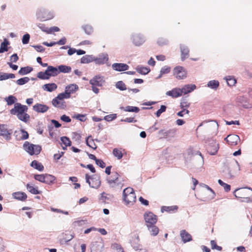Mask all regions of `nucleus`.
<instances>
[{"label": "nucleus", "instance_id": "f257e3e1", "mask_svg": "<svg viewBox=\"0 0 252 252\" xmlns=\"http://www.w3.org/2000/svg\"><path fill=\"white\" fill-rule=\"evenodd\" d=\"M28 110L27 106L17 102L14 104V108L10 110V113L12 115H16L20 121L27 123L30 119V116L27 113Z\"/></svg>", "mask_w": 252, "mask_h": 252}, {"label": "nucleus", "instance_id": "f03ea898", "mask_svg": "<svg viewBox=\"0 0 252 252\" xmlns=\"http://www.w3.org/2000/svg\"><path fill=\"white\" fill-rule=\"evenodd\" d=\"M36 17L40 21H47L53 19L55 16L54 11L41 7L36 11Z\"/></svg>", "mask_w": 252, "mask_h": 252}, {"label": "nucleus", "instance_id": "7ed1b4c3", "mask_svg": "<svg viewBox=\"0 0 252 252\" xmlns=\"http://www.w3.org/2000/svg\"><path fill=\"white\" fill-rule=\"evenodd\" d=\"M124 200L127 205H132L136 201V195L131 188H127L123 191Z\"/></svg>", "mask_w": 252, "mask_h": 252}, {"label": "nucleus", "instance_id": "20e7f679", "mask_svg": "<svg viewBox=\"0 0 252 252\" xmlns=\"http://www.w3.org/2000/svg\"><path fill=\"white\" fill-rule=\"evenodd\" d=\"M234 195L236 198L249 199L252 198V189L249 187L236 189Z\"/></svg>", "mask_w": 252, "mask_h": 252}, {"label": "nucleus", "instance_id": "39448f33", "mask_svg": "<svg viewBox=\"0 0 252 252\" xmlns=\"http://www.w3.org/2000/svg\"><path fill=\"white\" fill-rule=\"evenodd\" d=\"M24 149L30 155H38L41 150V147L39 145L31 144L26 141L23 144Z\"/></svg>", "mask_w": 252, "mask_h": 252}, {"label": "nucleus", "instance_id": "423d86ee", "mask_svg": "<svg viewBox=\"0 0 252 252\" xmlns=\"http://www.w3.org/2000/svg\"><path fill=\"white\" fill-rule=\"evenodd\" d=\"M239 170V165L236 162L235 164L229 165L223 170L224 175L227 178L232 179L236 176Z\"/></svg>", "mask_w": 252, "mask_h": 252}, {"label": "nucleus", "instance_id": "0eeeda50", "mask_svg": "<svg viewBox=\"0 0 252 252\" xmlns=\"http://www.w3.org/2000/svg\"><path fill=\"white\" fill-rule=\"evenodd\" d=\"M85 178L86 182L89 184L91 188L98 189L100 186L101 181L99 176L94 175L90 176L88 174H86Z\"/></svg>", "mask_w": 252, "mask_h": 252}, {"label": "nucleus", "instance_id": "6e6552de", "mask_svg": "<svg viewBox=\"0 0 252 252\" xmlns=\"http://www.w3.org/2000/svg\"><path fill=\"white\" fill-rule=\"evenodd\" d=\"M174 76L179 80L185 79L187 76V70L183 66H177L173 70Z\"/></svg>", "mask_w": 252, "mask_h": 252}, {"label": "nucleus", "instance_id": "1a4fd4ad", "mask_svg": "<svg viewBox=\"0 0 252 252\" xmlns=\"http://www.w3.org/2000/svg\"><path fill=\"white\" fill-rule=\"evenodd\" d=\"M132 43L136 46L142 45L145 41L144 36L140 33H133L131 35Z\"/></svg>", "mask_w": 252, "mask_h": 252}, {"label": "nucleus", "instance_id": "9d476101", "mask_svg": "<svg viewBox=\"0 0 252 252\" xmlns=\"http://www.w3.org/2000/svg\"><path fill=\"white\" fill-rule=\"evenodd\" d=\"M219 149V144L214 140H210L207 147V151L211 155H216Z\"/></svg>", "mask_w": 252, "mask_h": 252}, {"label": "nucleus", "instance_id": "9b49d317", "mask_svg": "<svg viewBox=\"0 0 252 252\" xmlns=\"http://www.w3.org/2000/svg\"><path fill=\"white\" fill-rule=\"evenodd\" d=\"M12 133V129H8L7 125L4 124L0 125V136H2L6 140L8 141L11 139Z\"/></svg>", "mask_w": 252, "mask_h": 252}, {"label": "nucleus", "instance_id": "f8f14e48", "mask_svg": "<svg viewBox=\"0 0 252 252\" xmlns=\"http://www.w3.org/2000/svg\"><path fill=\"white\" fill-rule=\"evenodd\" d=\"M144 217L147 226L148 224H155L157 222V216L151 212L145 213Z\"/></svg>", "mask_w": 252, "mask_h": 252}, {"label": "nucleus", "instance_id": "ddd939ff", "mask_svg": "<svg viewBox=\"0 0 252 252\" xmlns=\"http://www.w3.org/2000/svg\"><path fill=\"white\" fill-rule=\"evenodd\" d=\"M108 60V55L106 53H102L99 54L97 57L94 56V62L96 64H103L105 63Z\"/></svg>", "mask_w": 252, "mask_h": 252}, {"label": "nucleus", "instance_id": "4468645a", "mask_svg": "<svg viewBox=\"0 0 252 252\" xmlns=\"http://www.w3.org/2000/svg\"><path fill=\"white\" fill-rule=\"evenodd\" d=\"M104 77L99 75H96L90 80V83L92 86L101 87L104 83Z\"/></svg>", "mask_w": 252, "mask_h": 252}, {"label": "nucleus", "instance_id": "2eb2a0df", "mask_svg": "<svg viewBox=\"0 0 252 252\" xmlns=\"http://www.w3.org/2000/svg\"><path fill=\"white\" fill-rule=\"evenodd\" d=\"M224 140L226 141L229 144L232 146L237 145L238 142L240 141L239 136L236 134H230L228 135Z\"/></svg>", "mask_w": 252, "mask_h": 252}, {"label": "nucleus", "instance_id": "dca6fc26", "mask_svg": "<svg viewBox=\"0 0 252 252\" xmlns=\"http://www.w3.org/2000/svg\"><path fill=\"white\" fill-rule=\"evenodd\" d=\"M120 175L117 172L113 173L112 176L107 179V183L112 188L115 187L119 183L118 182Z\"/></svg>", "mask_w": 252, "mask_h": 252}, {"label": "nucleus", "instance_id": "f3484780", "mask_svg": "<svg viewBox=\"0 0 252 252\" xmlns=\"http://www.w3.org/2000/svg\"><path fill=\"white\" fill-rule=\"evenodd\" d=\"M112 68L117 71H123L127 70L129 66L124 63H114L112 64Z\"/></svg>", "mask_w": 252, "mask_h": 252}, {"label": "nucleus", "instance_id": "a211bd4d", "mask_svg": "<svg viewBox=\"0 0 252 252\" xmlns=\"http://www.w3.org/2000/svg\"><path fill=\"white\" fill-rule=\"evenodd\" d=\"M52 103L54 107L61 109H64L66 107L65 102L63 100L58 99L57 97L53 99Z\"/></svg>", "mask_w": 252, "mask_h": 252}, {"label": "nucleus", "instance_id": "6ab92c4d", "mask_svg": "<svg viewBox=\"0 0 252 252\" xmlns=\"http://www.w3.org/2000/svg\"><path fill=\"white\" fill-rule=\"evenodd\" d=\"M33 109L37 113H44L48 111L49 107L45 104L37 103L33 106Z\"/></svg>", "mask_w": 252, "mask_h": 252}, {"label": "nucleus", "instance_id": "aec40b11", "mask_svg": "<svg viewBox=\"0 0 252 252\" xmlns=\"http://www.w3.org/2000/svg\"><path fill=\"white\" fill-rule=\"evenodd\" d=\"M196 88V86L194 84H187L183 86L182 89H180L181 91V95L182 94H186L188 93H191Z\"/></svg>", "mask_w": 252, "mask_h": 252}, {"label": "nucleus", "instance_id": "412c9836", "mask_svg": "<svg viewBox=\"0 0 252 252\" xmlns=\"http://www.w3.org/2000/svg\"><path fill=\"white\" fill-rule=\"evenodd\" d=\"M180 236L184 243L190 242L192 240V236L186 230H182L180 231Z\"/></svg>", "mask_w": 252, "mask_h": 252}, {"label": "nucleus", "instance_id": "4be33fe9", "mask_svg": "<svg viewBox=\"0 0 252 252\" xmlns=\"http://www.w3.org/2000/svg\"><path fill=\"white\" fill-rule=\"evenodd\" d=\"M180 50L181 52V60L183 61L189 57V49L187 46L181 44Z\"/></svg>", "mask_w": 252, "mask_h": 252}, {"label": "nucleus", "instance_id": "5701e85b", "mask_svg": "<svg viewBox=\"0 0 252 252\" xmlns=\"http://www.w3.org/2000/svg\"><path fill=\"white\" fill-rule=\"evenodd\" d=\"M166 94L173 98H176L181 96V91L180 88H176L172 89L171 91H167L166 93Z\"/></svg>", "mask_w": 252, "mask_h": 252}, {"label": "nucleus", "instance_id": "b1692460", "mask_svg": "<svg viewBox=\"0 0 252 252\" xmlns=\"http://www.w3.org/2000/svg\"><path fill=\"white\" fill-rule=\"evenodd\" d=\"M12 196L15 199L22 201L26 200L27 198V194L25 192L21 191L13 192L12 193Z\"/></svg>", "mask_w": 252, "mask_h": 252}, {"label": "nucleus", "instance_id": "393cba45", "mask_svg": "<svg viewBox=\"0 0 252 252\" xmlns=\"http://www.w3.org/2000/svg\"><path fill=\"white\" fill-rule=\"evenodd\" d=\"M57 85L55 83L46 84L42 86V89L47 92H52L57 89Z\"/></svg>", "mask_w": 252, "mask_h": 252}, {"label": "nucleus", "instance_id": "a878e982", "mask_svg": "<svg viewBox=\"0 0 252 252\" xmlns=\"http://www.w3.org/2000/svg\"><path fill=\"white\" fill-rule=\"evenodd\" d=\"M147 227H148V229L150 232L151 235L155 236L158 233L159 229L155 224H148V225H147Z\"/></svg>", "mask_w": 252, "mask_h": 252}, {"label": "nucleus", "instance_id": "bb28decb", "mask_svg": "<svg viewBox=\"0 0 252 252\" xmlns=\"http://www.w3.org/2000/svg\"><path fill=\"white\" fill-rule=\"evenodd\" d=\"M46 69L49 73L50 77L51 76H56L59 74L58 68L57 67L50 65L47 67Z\"/></svg>", "mask_w": 252, "mask_h": 252}, {"label": "nucleus", "instance_id": "cd10ccee", "mask_svg": "<svg viewBox=\"0 0 252 252\" xmlns=\"http://www.w3.org/2000/svg\"><path fill=\"white\" fill-rule=\"evenodd\" d=\"M92 62H94V56L93 55H87L81 59V63H89Z\"/></svg>", "mask_w": 252, "mask_h": 252}, {"label": "nucleus", "instance_id": "c85d7f7f", "mask_svg": "<svg viewBox=\"0 0 252 252\" xmlns=\"http://www.w3.org/2000/svg\"><path fill=\"white\" fill-rule=\"evenodd\" d=\"M136 69L139 73L142 75H146L150 71L149 67L143 66L142 65L137 66Z\"/></svg>", "mask_w": 252, "mask_h": 252}, {"label": "nucleus", "instance_id": "c756f323", "mask_svg": "<svg viewBox=\"0 0 252 252\" xmlns=\"http://www.w3.org/2000/svg\"><path fill=\"white\" fill-rule=\"evenodd\" d=\"M78 89V86L76 84H72L67 86L65 87V91L66 92L70 95L71 94L75 92Z\"/></svg>", "mask_w": 252, "mask_h": 252}, {"label": "nucleus", "instance_id": "7c9ffc66", "mask_svg": "<svg viewBox=\"0 0 252 252\" xmlns=\"http://www.w3.org/2000/svg\"><path fill=\"white\" fill-rule=\"evenodd\" d=\"M220 85V83L218 80H211L208 82L207 86L212 89L216 90Z\"/></svg>", "mask_w": 252, "mask_h": 252}, {"label": "nucleus", "instance_id": "2f4dec72", "mask_svg": "<svg viewBox=\"0 0 252 252\" xmlns=\"http://www.w3.org/2000/svg\"><path fill=\"white\" fill-rule=\"evenodd\" d=\"M59 73H69L71 71V67L69 66L65 65H60L58 66Z\"/></svg>", "mask_w": 252, "mask_h": 252}, {"label": "nucleus", "instance_id": "473e14b6", "mask_svg": "<svg viewBox=\"0 0 252 252\" xmlns=\"http://www.w3.org/2000/svg\"><path fill=\"white\" fill-rule=\"evenodd\" d=\"M120 108L126 112L138 113L140 111V109L135 106H127L125 107H121Z\"/></svg>", "mask_w": 252, "mask_h": 252}, {"label": "nucleus", "instance_id": "72a5a7b5", "mask_svg": "<svg viewBox=\"0 0 252 252\" xmlns=\"http://www.w3.org/2000/svg\"><path fill=\"white\" fill-rule=\"evenodd\" d=\"M31 166L39 171H42L44 169L43 165L36 160H33L31 163Z\"/></svg>", "mask_w": 252, "mask_h": 252}, {"label": "nucleus", "instance_id": "f704fd0d", "mask_svg": "<svg viewBox=\"0 0 252 252\" xmlns=\"http://www.w3.org/2000/svg\"><path fill=\"white\" fill-rule=\"evenodd\" d=\"M37 77L42 80H48L50 79V75L48 72L47 69L45 70V71H40L37 74Z\"/></svg>", "mask_w": 252, "mask_h": 252}, {"label": "nucleus", "instance_id": "c9c22d12", "mask_svg": "<svg viewBox=\"0 0 252 252\" xmlns=\"http://www.w3.org/2000/svg\"><path fill=\"white\" fill-rule=\"evenodd\" d=\"M56 180V177L50 174H45V183L48 185L52 184Z\"/></svg>", "mask_w": 252, "mask_h": 252}, {"label": "nucleus", "instance_id": "e433bc0d", "mask_svg": "<svg viewBox=\"0 0 252 252\" xmlns=\"http://www.w3.org/2000/svg\"><path fill=\"white\" fill-rule=\"evenodd\" d=\"M178 207L176 205L171 206H163L161 207V211L162 212H173L177 211Z\"/></svg>", "mask_w": 252, "mask_h": 252}, {"label": "nucleus", "instance_id": "4c0bfd02", "mask_svg": "<svg viewBox=\"0 0 252 252\" xmlns=\"http://www.w3.org/2000/svg\"><path fill=\"white\" fill-rule=\"evenodd\" d=\"M15 77V75L12 73H0V81L5 80L9 78L13 79Z\"/></svg>", "mask_w": 252, "mask_h": 252}, {"label": "nucleus", "instance_id": "58836bf2", "mask_svg": "<svg viewBox=\"0 0 252 252\" xmlns=\"http://www.w3.org/2000/svg\"><path fill=\"white\" fill-rule=\"evenodd\" d=\"M82 28L84 31L85 33L88 35H91L94 32L93 28L90 25L86 24L83 25Z\"/></svg>", "mask_w": 252, "mask_h": 252}, {"label": "nucleus", "instance_id": "ea45409f", "mask_svg": "<svg viewBox=\"0 0 252 252\" xmlns=\"http://www.w3.org/2000/svg\"><path fill=\"white\" fill-rule=\"evenodd\" d=\"M5 101L8 105H12L15 104L17 99L16 97L13 95H9L4 98Z\"/></svg>", "mask_w": 252, "mask_h": 252}, {"label": "nucleus", "instance_id": "a19ab883", "mask_svg": "<svg viewBox=\"0 0 252 252\" xmlns=\"http://www.w3.org/2000/svg\"><path fill=\"white\" fill-rule=\"evenodd\" d=\"M26 186L28 190L33 194H38L41 193V192L37 189V188H34L33 186L29 184H28Z\"/></svg>", "mask_w": 252, "mask_h": 252}, {"label": "nucleus", "instance_id": "79ce46f5", "mask_svg": "<svg viewBox=\"0 0 252 252\" xmlns=\"http://www.w3.org/2000/svg\"><path fill=\"white\" fill-rule=\"evenodd\" d=\"M32 70V68L30 66L21 67L18 73L21 75H24L30 73Z\"/></svg>", "mask_w": 252, "mask_h": 252}, {"label": "nucleus", "instance_id": "37998d69", "mask_svg": "<svg viewBox=\"0 0 252 252\" xmlns=\"http://www.w3.org/2000/svg\"><path fill=\"white\" fill-rule=\"evenodd\" d=\"M86 144L87 145V146H88L90 148H92L94 149H96L97 146H96V145L94 142V140L93 139H92L91 136H89L87 138V139L86 140Z\"/></svg>", "mask_w": 252, "mask_h": 252}, {"label": "nucleus", "instance_id": "c03bdc74", "mask_svg": "<svg viewBox=\"0 0 252 252\" xmlns=\"http://www.w3.org/2000/svg\"><path fill=\"white\" fill-rule=\"evenodd\" d=\"M9 44V42L8 41H7L6 39H4V41L2 42L0 44V53H2L4 52H6L8 51V47L7 45Z\"/></svg>", "mask_w": 252, "mask_h": 252}, {"label": "nucleus", "instance_id": "a18cd8bd", "mask_svg": "<svg viewBox=\"0 0 252 252\" xmlns=\"http://www.w3.org/2000/svg\"><path fill=\"white\" fill-rule=\"evenodd\" d=\"M75 235L74 234H71L70 235L65 234V237L62 239L60 240V243L62 244L67 243L68 242L71 240L74 237Z\"/></svg>", "mask_w": 252, "mask_h": 252}, {"label": "nucleus", "instance_id": "49530a36", "mask_svg": "<svg viewBox=\"0 0 252 252\" xmlns=\"http://www.w3.org/2000/svg\"><path fill=\"white\" fill-rule=\"evenodd\" d=\"M115 86L121 91H125L127 89L126 84L122 81L117 82Z\"/></svg>", "mask_w": 252, "mask_h": 252}, {"label": "nucleus", "instance_id": "de8ad7c7", "mask_svg": "<svg viewBox=\"0 0 252 252\" xmlns=\"http://www.w3.org/2000/svg\"><path fill=\"white\" fill-rule=\"evenodd\" d=\"M30 81V78L28 77L21 78L16 81V83L18 85H23Z\"/></svg>", "mask_w": 252, "mask_h": 252}, {"label": "nucleus", "instance_id": "09e8293b", "mask_svg": "<svg viewBox=\"0 0 252 252\" xmlns=\"http://www.w3.org/2000/svg\"><path fill=\"white\" fill-rule=\"evenodd\" d=\"M113 154L118 159H121L123 157V154L121 151L117 148H115L113 149Z\"/></svg>", "mask_w": 252, "mask_h": 252}, {"label": "nucleus", "instance_id": "8fccbe9b", "mask_svg": "<svg viewBox=\"0 0 252 252\" xmlns=\"http://www.w3.org/2000/svg\"><path fill=\"white\" fill-rule=\"evenodd\" d=\"M57 97L58 99H62L64 100V99H67L70 98V95L66 92L65 91L63 93L59 94Z\"/></svg>", "mask_w": 252, "mask_h": 252}, {"label": "nucleus", "instance_id": "3c124183", "mask_svg": "<svg viewBox=\"0 0 252 252\" xmlns=\"http://www.w3.org/2000/svg\"><path fill=\"white\" fill-rule=\"evenodd\" d=\"M218 183L222 187H223L224 190L226 192L229 191L230 190L231 187L229 185L224 183L222 181L219 179L218 180Z\"/></svg>", "mask_w": 252, "mask_h": 252}, {"label": "nucleus", "instance_id": "603ef678", "mask_svg": "<svg viewBox=\"0 0 252 252\" xmlns=\"http://www.w3.org/2000/svg\"><path fill=\"white\" fill-rule=\"evenodd\" d=\"M61 140L62 143L66 147L70 146L71 145V142L68 137H67L66 136H63V137H61Z\"/></svg>", "mask_w": 252, "mask_h": 252}, {"label": "nucleus", "instance_id": "864d4df0", "mask_svg": "<svg viewBox=\"0 0 252 252\" xmlns=\"http://www.w3.org/2000/svg\"><path fill=\"white\" fill-rule=\"evenodd\" d=\"M225 79L227 81L228 85L229 86H233L236 83L235 79H234V78H232L230 76L226 77Z\"/></svg>", "mask_w": 252, "mask_h": 252}, {"label": "nucleus", "instance_id": "5fc2aeb1", "mask_svg": "<svg viewBox=\"0 0 252 252\" xmlns=\"http://www.w3.org/2000/svg\"><path fill=\"white\" fill-rule=\"evenodd\" d=\"M117 115L116 114H109L107 116H105L104 117V120H105V121H106L107 122H111V121L116 119L117 118Z\"/></svg>", "mask_w": 252, "mask_h": 252}, {"label": "nucleus", "instance_id": "6e6d98bb", "mask_svg": "<svg viewBox=\"0 0 252 252\" xmlns=\"http://www.w3.org/2000/svg\"><path fill=\"white\" fill-rule=\"evenodd\" d=\"M34 178L36 180L45 183V174L35 175Z\"/></svg>", "mask_w": 252, "mask_h": 252}, {"label": "nucleus", "instance_id": "4d7b16f0", "mask_svg": "<svg viewBox=\"0 0 252 252\" xmlns=\"http://www.w3.org/2000/svg\"><path fill=\"white\" fill-rule=\"evenodd\" d=\"M112 248L118 252H124V250L120 244L114 243L112 245Z\"/></svg>", "mask_w": 252, "mask_h": 252}, {"label": "nucleus", "instance_id": "13d9d810", "mask_svg": "<svg viewBox=\"0 0 252 252\" xmlns=\"http://www.w3.org/2000/svg\"><path fill=\"white\" fill-rule=\"evenodd\" d=\"M170 70H171V67L165 65L161 68L160 71L161 72V74L163 75V74H167V73H169Z\"/></svg>", "mask_w": 252, "mask_h": 252}, {"label": "nucleus", "instance_id": "bf43d9fd", "mask_svg": "<svg viewBox=\"0 0 252 252\" xmlns=\"http://www.w3.org/2000/svg\"><path fill=\"white\" fill-rule=\"evenodd\" d=\"M20 132L21 136H20L19 139L26 140L28 138L29 134L26 130L24 129H21Z\"/></svg>", "mask_w": 252, "mask_h": 252}, {"label": "nucleus", "instance_id": "052dcab7", "mask_svg": "<svg viewBox=\"0 0 252 252\" xmlns=\"http://www.w3.org/2000/svg\"><path fill=\"white\" fill-rule=\"evenodd\" d=\"M210 243L212 249H216L219 251L222 250V248L220 246H219L217 245L215 241L211 240Z\"/></svg>", "mask_w": 252, "mask_h": 252}, {"label": "nucleus", "instance_id": "680f3d73", "mask_svg": "<svg viewBox=\"0 0 252 252\" xmlns=\"http://www.w3.org/2000/svg\"><path fill=\"white\" fill-rule=\"evenodd\" d=\"M166 106L165 105H161L160 106V108L159 109H158L156 113V115L157 116V117H159L161 114L163 112H165L166 111Z\"/></svg>", "mask_w": 252, "mask_h": 252}, {"label": "nucleus", "instance_id": "e2e57ef3", "mask_svg": "<svg viewBox=\"0 0 252 252\" xmlns=\"http://www.w3.org/2000/svg\"><path fill=\"white\" fill-rule=\"evenodd\" d=\"M30 38V35L29 33L24 34L22 38V43L23 44H27L29 43Z\"/></svg>", "mask_w": 252, "mask_h": 252}, {"label": "nucleus", "instance_id": "0e129e2a", "mask_svg": "<svg viewBox=\"0 0 252 252\" xmlns=\"http://www.w3.org/2000/svg\"><path fill=\"white\" fill-rule=\"evenodd\" d=\"M37 27L43 32L49 33L50 32L48 31V29L47 27L45 26V25L42 24H38L37 25Z\"/></svg>", "mask_w": 252, "mask_h": 252}, {"label": "nucleus", "instance_id": "69168bd1", "mask_svg": "<svg viewBox=\"0 0 252 252\" xmlns=\"http://www.w3.org/2000/svg\"><path fill=\"white\" fill-rule=\"evenodd\" d=\"M95 163L102 168H104L106 165L105 162L100 159H97V160L95 161Z\"/></svg>", "mask_w": 252, "mask_h": 252}, {"label": "nucleus", "instance_id": "338daca9", "mask_svg": "<svg viewBox=\"0 0 252 252\" xmlns=\"http://www.w3.org/2000/svg\"><path fill=\"white\" fill-rule=\"evenodd\" d=\"M32 47H33L38 52H42L45 50V48L41 45H33Z\"/></svg>", "mask_w": 252, "mask_h": 252}, {"label": "nucleus", "instance_id": "774afa93", "mask_svg": "<svg viewBox=\"0 0 252 252\" xmlns=\"http://www.w3.org/2000/svg\"><path fill=\"white\" fill-rule=\"evenodd\" d=\"M86 223L85 221L84 220H79L75 221L73 224L74 226H81L84 225Z\"/></svg>", "mask_w": 252, "mask_h": 252}]
</instances>
